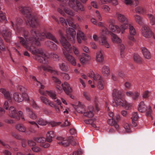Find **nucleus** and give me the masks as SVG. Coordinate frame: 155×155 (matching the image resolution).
Returning a JSON list of instances; mask_svg holds the SVG:
<instances>
[{
    "mask_svg": "<svg viewBox=\"0 0 155 155\" xmlns=\"http://www.w3.org/2000/svg\"><path fill=\"white\" fill-rule=\"evenodd\" d=\"M85 106L82 103L79 102L76 110L78 113L83 114L84 112L85 111Z\"/></svg>",
    "mask_w": 155,
    "mask_h": 155,
    "instance_id": "a878e982",
    "label": "nucleus"
},
{
    "mask_svg": "<svg viewBox=\"0 0 155 155\" xmlns=\"http://www.w3.org/2000/svg\"><path fill=\"white\" fill-rule=\"evenodd\" d=\"M141 33L144 37L150 38L153 36V34L149 27L147 25L143 26Z\"/></svg>",
    "mask_w": 155,
    "mask_h": 155,
    "instance_id": "423d86ee",
    "label": "nucleus"
},
{
    "mask_svg": "<svg viewBox=\"0 0 155 155\" xmlns=\"http://www.w3.org/2000/svg\"><path fill=\"white\" fill-rule=\"evenodd\" d=\"M18 89L20 90L22 92V98H23V100H25L28 103L29 102L30 100L27 94L26 93V88L22 86H19L18 87Z\"/></svg>",
    "mask_w": 155,
    "mask_h": 155,
    "instance_id": "ddd939ff",
    "label": "nucleus"
},
{
    "mask_svg": "<svg viewBox=\"0 0 155 155\" xmlns=\"http://www.w3.org/2000/svg\"><path fill=\"white\" fill-rule=\"evenodd\" d=\"M114 101L116 105L122 106L127 109H128L131 106V104L127 103L125 100L122 99V97L115 99Z\"/></svg>",
    "mask_w": 155,
    "mask_h": 155,
    "instance_id": "6e6552de",
    "label": "nucleus"
},
{
    "mask_svg": "<svg viewBox=\"0 0 155 155\" xmlns=\"http://www.w3.org/2000/svg\"><path fill=\"white\" fill-rule=\"evenodd\" d=\"M34 58L38 62L44 64L46 63V61L47 60V56L45 54H43V56L36 55L34 56Z\"/></svg>",
    "mask_w": 155,
    "mask_h": 155,
    "instance_id": "4468645a",
    "label": "nucleus"
},
{
    "mask_svg": "<svg viewBox=\"0 0 155 155\" xmlns=\"http://www.w3.org/2000/svg\"><path fill=\"white\" fill-rule=\"evenodd\" d=\"M9 115L12 118L17 120H19V118L18 117V114L15 107L10 106L9 108Z\"/></svg>",
    "mask_w": 155,
    "mask_h": 155,
    "instance_id": "9b49d317",
    "label": "nucleus"
},
{
    "mask_svg": "<svg viewBox=\"0 0 155 155\" xmlns=\"http://www.w3.org/2000/svg\"><path fill=\"white\" fill-rule=\"evenodd\" d=\"M109 28L112 31L114 32L116 30L117 33L120 32V28L117 26H114L112 24H110L109 25Z\"/></svg>",
    "mask_w": 155,
    "mask_h": 155,
    "instance_id": "c9c22d12",
    "label": "nucleus"
},
{
    "mask_svg": "<svg viewBox=\"0 0 155 155\" xmlns=\"http://www.w3.org/2000/svg\"><path fill=\"white\" fill-rule=\"evenodd\" d=\"M30 33L32 37L30 39L32 42L36 45L39 46L40 45L39 42L40 32L38 30L35 29H32L30 31Z\"/></svg>",
    "mask_w": 155,
    "mask_h": 155,
    "instance_id": "7ed1b4c3",
    "label": "nucleus"
},
{
    "mask_svg": "<svg viewBox=\"0 0 155 155\" xmlns=\"http://www.w3.org/2000/svg\"><path fill=\"white\" fill-rule=\"evenodd\" d=\"M108 115L111 118L107 120V123L109 124L111 126H114L116 129H118L119 126L117 124V121H115V118L114 117V114L112 112H110L108 113Z\"/></svg>",
    "mask_w": 155,
    "mask_h": 155,
    "instance_id": "9d476101",
    "label": "nucleus"
},
{
    "mask_svg": "<svg viewBox=\"0 0 155 155\" xmlns=\"http://www.w3.org/2000/svg\"><path fill=\"white\" fill-rule=\"evenodd\" d=\"M139 117L137 112H134L133 114L132 117H131L132 120L136 121L139 118Z\"/></svg>",
    "mask_w": 155,
    "mask_h": 155,
    "instance_id": "13d9d810",
    "label": "nucleus"
},
{
    "mask_svg": "<svg viewBox=\"0 0 155 155\" xmlns=\"http://www.w3.org/2000/svg\"><path fill=\"white\" fill-rule=\"evenodd\" d=\"M57 140L58 141V143L64 147H67L69 144V140H64V138L61 137H58L57 138Z\"/></svg>",
    "mask_w": 155,
    "mask_h": 155,
    "instance_id": "f3484780",
    "label": "nucleus"
},
{
    "mask_svg": "<svg viewBox=\"0 0 155 155\" xmlns=\"http://www.w3.org/2000/svg\"><path fill=\"white\" fill-rule=\"evenodd\" d=\"M28 123L32 125L29 128V131L32 133H35V130L34 128L37 127L38 128L39 127L37 124L34 121H28Z\"/></svg>",
    "mask_w": 155,
    "mask_h": 155,
    "instance_id": "b1692460",
    "label": "nucleus"
},
{
    "mask_svg": "<svg viewBox=\"0 0 155 155\" xmlns=\"http://www.w3.org/2000/svg\"><path fill=\"white\" fill-rule=\"evenodd\" d=\"M0 50L2 51H5V47L4 45L3 41L0 37Z\"/></svg>",
    "mask_w": 155,
    "mask_h": 155,
    "instance_id": "680f3d73",
    "label": "nucleus"
},
{
    "mask_svg": "<svg viewBox=\"0 0 155 155\" xmlns=\"http://www.w3.org/2000/svg\"><path fill=\"white\" fill-rule=\"evenodd\" d=\"M95 120L92 119H89L86 120L85 121V122L87 124H91V126L94 127H96V124L93 122Z\"/></svg>",
    "mask_w": 155,
    "mask_h": 155,
    "instance_id": "8fccbe9b",
    "label": "nucleus"
},
{
    "mask_svg": "<svg viewBox=\"0 0 155 155\" xmlns=\"http://www.w3.org/2000/svg\"><path fill=\"white\" fill-rule=\"evenodd\" d=\"M60 35L61 36L60 42L66 51H69L72 48L71 45L61 32L60 33Z\"/></svg>",
    "mask_w": 155,
    "mask_h": 155,
    "instance_id": "39448f33",
    "label": "nucleus"
},
{
    "mask_svg": "<svg viewBox=\"0 0 155 155\" xmlns=\"http://www.w3.org/2000/svg\"><path fill=\"white\" fill-rule=\"evenodd\" d=\"M76 8L77 9L76 10H74L75 11L77 12L79 10L81 11H83L84 10V7L79 1L76 0Z\"/></svg>",
    "mask_w": 155,
    "mask_h": 155,
    "instance_id": "c756f323",
    "label": "nucleus"
},
{
    "mask_svg": "<svg viewBox=\"0 0 155 155\" xmlns=\"http://www.w3.org/2000/svg\"><path fill=\"white\" fill-rule=\"evenodd\" d=\"M116 15L117 18L119 21L122 23L127 22V19L125 16L124 15L118 12H117Z\"/></svg>",
    "mask_w": 155,
    "mask_h": 155,
    "instance_id": "412c9836",
    "label": "nucleus"
},
{
    "mask_svg": "<svg viewBox=\"0 0 155 155\" xmlns=\"http://www.w3.org/2000/svg\"><path fill=\"white\" fill-rule=\"evenodd\" d=\"M77 37L81 38L82 40L84 41L86 40L84 36V34L81 31H79L78 33H77Z\"/></svg>",
    "mask_w": 155,
    "mask_h": 155,
    "instance_id": "09e8293b",
    "label": "nucleus"
},
{
    "mask_svg": "<svg viewBox=\"0 0 155 155\" xmlns=\"http://www.w3.org/2000/svg\"><path fill=\"white\" fill-rule=\"evenodd\" d=\"M88 75L90 78H92L95 81L97 82L103 80L100 75L97 73L95 74L92 71H90L88 74Z\"/></svg>",
    "mask_w": 155,
    "mask_h": 155,
    "instance_id": "dca6fc26",
    "label": "nucleus"
},
{
    "mask_svg": "<svg viewBox=\"0 0 155 155\" xmlns=\"http://www.w3.org/2000/svg\"><path fill=\"white\" fill-rule=\"evenodd\" d=\"M37 123L40 125H45L47 122L43 119L39 118L37 120Z\"/></svg>",
    "mask_w": 155,
    "mask_h": 155,
    "instance_id": "c03bdc74",
    "label": "nucleus"
},
{
    "mask_svg": "<svg viewBox=\"0 0 155 155\" xmlns=\"http://www.w3.org/2000/svg\"><path fill=\"white\" fill-rule=\"evenodd\" d=\"M126 23H125L122 25L120 26V31L122 33H123L125 30L127 29L128 28H129V27L131 26V25L130 24L127 22Z\"/></svg>",
    "mask_w": 155,
    "mask_h": 155,
    "instance_id": "72a5a7b5",
    "label": "nucleus"
},
{
    "mask_svg": "<svg viewBox=\"0 0 155 155\" xmlns=\"http://www.w3.org/2000/svg\"><path fill=\"white\" fill-rule=\"evenodd\" d=\"M66 33L68 39L73 42L76 35V32L74 29L71 28H69L67 31Z\"/></svg>",
    "mask_w": 155,
    "mask_h": 155,
    "instance_id": "1a4fd4ad",
    "label": "nucleus"
},
{
    "mask_svg": "<svg viewBox=\"0 0 155 155\" xmlns=\"http://www.w3.org/2000/svg\"><path fill=\"white\" fill-rule=\"evenodd\" d=\"M3 37L5 40L7 42H9L11 36V32L9 30L5 29L2 31Z\"/></svg>",
    "mask_w": 155,
    "mask_h": 155,
    "instance_id": "a211bd4d",
    "label": "nucleus"
},
{
    "mask_svg": "<svg viewBox=\"0 0 155 155\" xmlns=\"http://www.w3.org/2000/svg\"><path fill=\"white\" fill-rule=\"evenodd\" d=\"M66 58L73 65L75 66L76 65V62L74 58L71 55L67 56Z\"/></svg>",
    "mask_w": 155,
    "mask_h": 155,
    "instance_id": "ea45409f",
    "label": "nucleus"
},
{
    "mask_svg": "<svg viewBox=\"0 0 155 155\" xmlns=\"http://www.w3.org/2000/svg\"><path fill=\"white\" fill-rule=\"evenodd\" d=\"M34 140L38 143H43L46 141V139L43 137H34Z\"/></svg>",
    "mask_w": 155,
    "mask_h": 155,
    "instance_id": "a19ab883",
    "label": "nucleus"
},
{
    "mask_svg": "<svg viewBox=\"0 0 155 155\" xmlns=\"http://www.w3.org/2000/svg\"><path fill=\"white\" fill-rule=\"evenodd\" d=\"M101 38L102 45L104 46L105 47L107 48H109L110 45L107 40V38L106 36L103 34H101Z\"/></svg>",
    "mask_w": 155,
    "mask_h": 155,
    "instance_id": "5701e85b",
    "label": "nucleus"
},
{
    "mask_svg": "<svg viewBox=\"0 0 155 155\" xmlns=\"http://www.w3.org/2000/svg\"><path fill=\"white\" fill-rule=\"evenodd\" d=\"M110 35L111 36L112 41L114 43H120L121 40L117 36V35L113 33H110Z\"/></svg>",
    "mask_w": 155,
    "mask_h": 155,
    "instance_id": "473e14b6",
    "label": "nucleus"
},
{
    "mask_svg": "<svg viewBox=\"0 0 155 155\" xmlns=\"http://www.w3.org/2000/svg\"><path fill=\"white\" fill-rule=\"evenodd\" d=\"M60 21L61 23L64 27L66 28L67 27L68 25L67 21L65 20L63 18H60Z\"/></svg>",
    "mask_w": 155,
    "mask_h": 155,
    "instance_id": "864d4df0",
    "label": "nucleus"
},
{
    "mask_svg": "<svg viewBox=\"0 0 155 155\" xmlns=\"http://www.w3.org/2000/svg\"><path fill=\"white\" fill-rule=\"evenodd\" d=\"M147 106L144 104V103L143 101H141L139 104L138 109V111L140 112H143L145 111L146 110Z\"/></svg>",
    "mask_w": 155,
    "mask_h": 155,
    "instance_id": "c85d7f7f",
    "label": "nucleus"
},
{
    "mask_svg": "<svg viewBox=\"0 0 155 155\" xmlns=\"http://www.w3.org/2000/svg\"><path fill=\"white\" fill-rule=\"evenodd\" d=\"M129 32L130 35H135L136 34L135 28L133 26L131 25L129 27Z\"/></svg>",
    "mask_w": 155,
    "mask_h": 155,
    "instance_id": "5fc2aeb1",
    "label": "nucleus"
},
{
    "mask_svg": "<svg viewBox=\"0 0 155 155\" xmlns=\"http://www.w3.org/2000/svg\"><path fill=\"white\" fill-rule=\"evenodd\" d=\"M134 60L137 63H140L141 61V59L140 56L137 54H135L134 55Z\"/></svg>",
    "mask_w": 155,
    "mask_h": 155,
    "instance_id": "49530a36",
    "label": "nucleus"
},
{
    "mask_svg": "<svg viewBox=\"0 0 155 155\" xmlns=\"http://www.w3.org/2000/svg\"><path fill=\"white\" fill-rule=\"evenodd\" d=\"M44 71L48 70V71L52 74L54 75H56L58 74V72L52 69V68H43Z\"/></svg>",
    "mask_w": 155,
    "mask_h": 155,
    "instance_id": "e2e57ef3",
    "label": "nucleus"
},
{
    "mask_svg": "<svg viewBox=\"0 0 155 155\" xmlns=\"http://www.w3.org/2000/svg\"><path fill=\"white\" fill-rule=\"evenodd\" d=\"M94 109L92 106H90L89 107V110L87 111H85L83 113V115L84 116L88 118L92 117L94 115Z\"/></svg>",
    "mask_w": 155,
    "mask_h": 155,
    "instance_id": "2eb2a0df",
    "label": "nucleus"
},
{
    "mask_svg": "<svg viewBox=\"0 0 155 155\" xmlns=\"http://www.w3.org/2000/svg\"><path fill=\"white\" fill-rule=\"evenodd\" d=\"M0 91L4 95L5 97L7 99L9 102L12 101V98L8 91H7L4 88L0 89Z\"/></svg>",
    "mask_w": 155,
    "mask_h": 155,
    "instance_id": "4be33fe9",
    "label": "nucleus"
},
{
    "mask_svg": "<svg viewBox=\"0 0 155 155\" xmlns=\"http://www.w3.org/2000/svg\"><path fill=\"white\" fill-rule=\"evenodd\" d=\"M123 127L126 130L127 132H129L130 131V127L129 125L127 123H125L123 124Z\"/></svg>",
    "mask_w": 155,
    "mask_h": 155,
    "instance_id": "0e129e2a",
    "label": "nucleus"
},
{
    "mask_svg": "<svg viewBox=\"0 0 155 155\" xmlns=\"http://www.w3.org/2000/svg\"><path fill=\"white\" fill-rule=\"evenodd\" d=\"M68 140H69V143L73 146L76 145V143L73 139L72 136H70L68 137Z\"/></svg>",
    "mask_w": 155,
    "mask_h": 155,
    "instance_id": "4d7b16f0",
    "label": "nucleus"
},
{
    "mask_svg": "<svg viewBox=\"0 0 155 155\" xmlns=\"http://www.w3.org/2000/svg\"><path fill=\"white\" fill-rule=\"evenodd\" d=\"M46 38L51 40L57 44L58 43V42L54 36L50 32H48L47 33Z\"/></svg>",
    "mask_w": 155,
    "mask_h": 155,
    "instance_id": "4c0bfd02",
    "label": "nucleus"
},
{
    "mask_svg": "<svg viewBox=\"0 0 155 155\" xmlns=\"http://www.w3.org/2000/svg\"><path fill=\"white\" fill-rule=\"evenodd\" d=\"M31 149L33 152H39L41 150V148L38 146H36V145L32 147Z\"/></svg>",
    "mask_w": 155,
    "mask_h": 155,
    "instance_id": "052dcab7",
    "label": "nucleus"
},
{
    "mask_svg": "<svg viewBox=\"0 0 155 155\" xmlns=\"http://www.w3.org/2000/svg\"><path fill=\"white\" fill-rule=\"evenodd\" d=\"M135 11L138 14H142L144 12L143 8L139 6L135 8Z\"/></svg>",
    "mask_w": 155,
    "mask_h": 155,
    "instance_id": "a18cd8bd",
    "label": "nucleus"
},
{
    "mask_svg": "<svg viewBox=\"0 0 155 155\" xmlns=\"http://www.w3.org/2000/svg\"><path fill=\"white\" fill-rule=\"evenodd\" d=\"M148 15L150 20V22L152 23V25L155 24V18L152 14H148Z\"/></svg>",
    "mask_w": 155,
    "mask_h": 155,
    "instance_id": "bf43d9fd",
    "label": "nucleus"
},
{
    "mask_svg": "<svg viewBox=\"0 0 155 155\" xmlns=\"http://www.w3.org/2000/svg\"><path fill=\"white\" fill-rule=\"evenodd\" d=\"M52 78L56 83L57 88L60 91L62 90L63 89L67 94L70 95L72 90L69 85L67 82H64V84H61V81L58 78L55 76H53Z\"/></svg>",
    "mask_w": 155,
    "mask_h": 155,
    "instance_id": "f257e3e1",
    "label": "nucleus"
},
{
    "mask_svg": "<svg viewBox=\"0 0 155 155\" xmlns=\"http://www.w3.org/2000/svg\"><path fill=\"white\" fill-rule=\"evenodd\" d=\"M13 98L14 100L18 102H21L23 101L21 94L18 93H15L14 94Z\"/></svg>",
    "mask_w": 155,
    "mask_h": 155,
    "instance_id": "bb28decb",
    "label": "nucleus"
},
{
    "mask_svg": "<svg viewBox=\"0 0 155 155\" xmlns=\"http://www.w3.org/2000/svg\"><path fill=\"white\" fill-rule=\"evenodd\" d=\"M0 144L2 145L4 148L10 149L11 147L8 144L0 140Z\"/></svg>",
    "mask_w": 155,
    "mask_h": 155,
    "instance_id": "6e6d98bb",
    "label": "nucleus"
},
{
    "mask_svg": "<svg viewBox=\"0 0 155 155\" xmlns=\"http://www.w3.org/2000/svg\"><path fill=\"white\" fill-rule=\"evenodd\" d=\"M19 10L26 18L29 16H30L31 15L30 12V9L28 7L19 6Z\"/></svg>",
    "mask_w": 155,
    "mask_h": 155,
    "instance_id": "f8f14e48",
    "label": "nucleus"
},
{
    "mask_svg": "<svg viewBox=\"0 0 155 155\" xmlns=\"http://www.w3.org/2000/svg\"><path fill=\"white\" fill-rule=\"evenodd\" d=\"M68 4L70 7L72 8L74 10H76V3L75 0H68Z\"/></svg>",
    "mask_w": 155,
    "mask_h": 155,
    "instance_id": "58836bf2",
    "label": "nucleus"
},
{
    "mask_svg": "<svg viewBox=\"0 0 155 155\" xmlns=\"http://www.w3.org/2000/svg\"><path fill=\"white\" fill-rule=\"evenodd\" d=\"M32 78L34 81H36L35 85L40 88L39 90V92L41 95H46L47 94H48L53 99H55L56 98V95L55 92L53 91H44L43 90L44 88V86L42 85L40 82L38 81L34 76H32Z\"/></svg>",
    "mask_w": 155,
    "mask_h": 155,
    "instance_id": "f03ea898",
    "label": "nucleus"
},
{
    "mask_svg": "<svg viewBox=\"0 0 155 155\" xmlns=\"http://www.w3.org/2000/svg\"><path fill=\"white\" fill-rule=\"evenodd\" d=\"M32 53L36 55H38L39 54L42 56H43V54H45L44 52L41 48H39L38 49H34V50L32 51Z\"/></svg>",
    "mask_w": 155,
    "mask_h": 155,
    "instance_id": "e433bc0d",
    "label": "nucleus"
},
{
    "mask_svg": "<svg viewBox=\"0 0 155 155\" xmlns=\"http://www.w3.org/2000/svg\"><path fill=\"white\" fill-rule=\"evenodd\" d=\"M119 47L120 51V55L121 56L123 54V52L125 49V47L124 45L122 44L119 45Z\"/></svg>",
    "mask_w": 155,
    "mask_h": 155,
    "instance_id": "774afa93",
    "label": "nucleus"
},
{
    "mask_svg": "<svg viewBox=\"0 0 155 155\" xmlns=\"http://www.w3.org/2000/svg\"><path fill=\"white\" fill-rule=\"evenodd\" d=\"M60 35L61 36L60 42L66 51H69L72 48L71 45L61 32L60 33Z\"/></svg>",
    "mask_w": 155,
    "mask_h": 155,
    "instance_id": "20e7f679",
    "label": "nucleus"
},
{
    "mask_svg": "<svg viewBox=\"0 0 155 155\" xmlns=\"http://www.w3.org/2000/svg\"><path fill=\"white\" fill-rule=\"evenodd\" d=\"M126 95L128 96L131 97L134 100H136L139 96V93L137 92H132L131 91H127Z\"/></svg>",
    "mask_w": 155,
    "mask_h": 155,
    "instance_id": "393cba45",
    "label": "nucleus"
},
{
    "mask_svg": "<svg viewBox=\"0 0 155 155\" xmlns=\"http://www.w3.org/2000/svg\"><path fill=\"white\" fill-rule=\"evenodd\" d=\"M122 92L121 91H119L116 89H114L112 93V95L114 101H115V99L122 97Z\"/></svg>",
    "mask_w": 155,
    "mask_h": 155,
    "instance_id": "aec40b11",
    "label": "nucleus"
},
{
    "mask_svg": "<svg viewBox=\"0 0 155 155\" xmlns=\"http://www.w3.org/2000/svg\"><path fill=\"white\" fill-rule=\"evenodd\" d=\"M28 23L29 25L32 28H35L39 25V23L37 19L32 15H31L27 18Z\"/></svg>",
    "mask_w": 155,
    "mask_h": 155,
    "instance_id": "0eeeda50",
    "label": "nucleus"
},
{
    "mask_svg": "<svg viewBox=\"0 0 155 155\" xmlns=\"http://www.w3.org/2000/svg\"><path fill=\"white\" fill-rule=\"evenodd\" d=\"M64 10L66 14L71 16H73L74 15L72 11L70 9L65 8L64 9Z\"/></svg>",
    "mask_w": 155,
    "mask_h": 155,
    "instance_id": "3c124183",
    "label": "nucleus"
},
{
    "mask_svg": "<svg viewBox=\"0 0 155 155\" xmlns=\"http://www.w3.org/2000/svg\"><path fill=\"white\" fill-rule=\"evenodd\" d=\"M54 134L53 131H50L48 132L47 134V140L49 142L52 141V138L54 137Z\"/></svg>",
    "mask_w": 155,
    "mask_h": 155,
    "instance_id": "2f4dec72",
    "label": "nucleus"
},
{
    "mask_svg": "<svg viewBox=\"0 0 155 155\" xmlns=\"http://www.w3.org/2000/svg\"><path fill=\"white\" fill-rule=\"evenodd\" d=\"M50 42L51 45V46H50L51 48L54 50H56L58 48L57 45L51 41H50Z\"/></svg>",
    "mask_w": 155,
    "mask_h": 155,
    "instance_id": "69168bd1",
    "label": "nucleus"
},
{
    "mask_svg": "<svg viewBox=\"0 0 155 155\" xmlns=\"http://www.w3.org/2000/svg\"><path fill=\"white\" fill-rule=\"evenodd\" d=\"M143 54L146 58L150 59L151 58V55L150 52L145 48H142Z\"/></svg>",
    "mask_w": 155,
    "mask_h": 155,
    "instance_id": "cd10ccee",
    "label": "nucleus"
},
{
    "mask_svg": "<svg viewBox=\"0 0 155 155\" xmlns=\"http://www.w3.org/2000/svg\"><path fill=\"white\" fill-rule=\"evenodd\" d=\"M97 61L99 62H102L104 60V57L102 53V51L100 50L97 53L96 56Z\"/></svg>",
    "mask_w": 155,
    "mask_h": 155,
    "instance_id": "f704fd0d",
    "label": "nucleus"
},
{
    "mask_svg": "<svg viewBox=\"0 0 155 155\" xmlns=\"http://www.w3.org/2000/svg\"><path fill=\"white\" fill-rule=\"evenodd\" d=\"M103 74L105 76H108L110 73L109 68H103L102 69Z\"/></svg>",
    "mask_w": 155,
    "mask_h": 155,
    "instance_id": "603ef678",
    "label": "nucleus"
},
{
    "mask_svg": "<svg viewBox=\"0 0 155 155\" xmlns=\"http://www.w3.org/2000/svg\"><path fill=\"white\" fill-rule=\"evenodd\" d=\"M147 117H150L152 118V117L151 116V113L152 112V110L151 109V107L150 106H149L148 107L146 108V110L145 111Z\"/></svg>",
    "mask_w": 155,
    "mask_h": 155,
    "instance_id": "79ce46f5",
    "label": "nucleus"
},
{
    "mask_svg": "<svg viewBox=\"0 0 155 155\" xmlns=\"http://www.w3.org/2000/svg\"><path fill=\"white\" fill-rule=\"evenodd\" d=\"M15 128L19 131L22 132H26V127L22 124H17L16 125Z\"/></svg>",
    "mask_w": 155,
    "mask_h": 155,
    "instance_id": "7c9ffc66",
    "label": "nucleus"
},
{
    "mask_svg": "<svg viewBox=\"0 0 155 155\" xmlns=\"http://www.w3.org/2000/svg\"><path fill=\"white\" fill-rule=\"evenodd\" d=\"M40 98L42 102L46 104H48V100L46 97L41 96Z\"/></svg>",
    "mask_w": 155,
    "mask_h": 155,
    "instance_id": "338daca9",
    "label": "nucleus"
},
{
    "mask_svg": "<svg viewBox=\"0 0 155 155\" xmlns=\"http://www.w3.org/2000/svg\"><path fill=\"white\" fill-rule=\"evenodd\" d=\"M97 82V87L100 89L102 90L104 88V81L103 80Z\"/></svg>",
    "mask_w": 155,
    "mask_h": 155,
    "instance_id": "de8ad7c7",
    "label": "nucleus"
},
{
    "mask_svg": "<svg viewBox=\"0 0 155 155\" xmlns=\"http://www.w3.org/2000/svg\"><path fill=\"white\" fill-rule=\"evenodd\" d=\"M135 20L139 25H142L143 24L142 18L139 15H136L135 16Z\"/></svg>",
    "mask_w": 155,
    "mask_h": 155,
    "instance_id": "37998d69",
    "label": "nucleus"
},
{
    "mask_svg": "<svg viewBox=\"0 0 155 155\" xmlns=\"http://www.w3.org/2000/svg\"><path fill=\"white\" fill-rule=\"evenodd\" d=\"M26 111L29 117L30 118L34 120L36 119L37 116L36 114L33 111L31 108L29 107H26Z\"/></svg>",
    "mask_w": 155,
    "mask_h": 155,
    "instance_id": "6ab92c4d",
    "label": "nucleus"
}]
</instances>
